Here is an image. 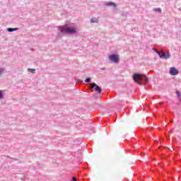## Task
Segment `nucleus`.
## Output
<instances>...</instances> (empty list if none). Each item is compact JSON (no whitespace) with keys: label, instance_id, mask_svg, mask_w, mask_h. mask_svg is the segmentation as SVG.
Wrapping results in <instances>:
<instances>
[{"label":"nucleus","instance_id":"nucleus-1","mask_svg":"<svg viewBox=\"0 0 181 181\" xmlns=\"http://www.w3.org/2000/svg\"><path fill=\"white\" fill-rule=\"evenodd\" d=\"M58 33L56 35L57 39H60L65 35H76L77 30L74 27H69L67 25L58 26Z\"/></svg>","mask_w":181,"mask_h":181},{"label":"nucleus","instance_id":"nucleus-2","mask_svg":"<svg viewBox=\"0 0 181 181\" xmlns=\"http://www.w3.org/2000/svg\"><path fill=\"white\" fill-rule=\"evenodd\" d=\"M133 79L137 84H148V83H149V78L146 77V76L139 73H134L133 74Z\"/></svg>","mask_w":181,"mask_h":181},{"label":"nucleus","instance_id":"nucleus-3","mask_svg":"<svg viewBox=\"0 0 181 181\" xmlns=\"http://www.w3.org/2000/svg\"><path fill=\"white\" fill-rule=\"evenodd\" d=\"M108 59L112 63H119V55L117 54H110Z\"/></svg>","mask_w":181,"mask_h":181},{"label":"nucleus","instance_id":"nucleus-4","mask_svg":"<svg viewBox=\"0 0 181 181\" xmlns=\"http://www.w3.org/2000/svg\"><path fill=\"white\" fill-rule=\"evenodd\" d=\"M90 88H91L92 90H95V91H96V93H98V94H101L103 91L101 87L98 86V85H96L94 82L90 84Z\"/></svg>","mask_w":181,"mask_h":181},{"label":"nucleus","instance_id":"nucleus-5","mask_svg":"<svg viewBox=\"0 0 181 181\" xmlns=\"http://www.w3.org/2000/svg\"><path fill=\"white\" fill-rule=\"evenodd\" d=\"M169 74L171 76H177V74H179V70H177L175 67L173 66L170 69Z\"/></svg>","mask_w":181,"mask_h":181},{"label":"nucleus","instance_id":"nucleus-6","mask_svg":"<svg viewBox=\"0 0 181 181\" xmlns=\"http://www.w3.org/2000/svg\"><path fill=\"white\" fill-rule=\"evenodd\" d=\"M160 59H165V60H168V59H170V54L166 53L163 51V53L160 54Z\"/></svg>","mask_w":181,"mask_h":181},{"label":"nucleus","instance_id":"nucleus-7","mask_svg":"<svg viewBox=\"0 0 181 181\" xmlns=\"http://www.w3.org/2000/svg\"><path fill=\"white\" fill-rule=\"evenodd\" d=\"M106 6H114V8L117 7V4L112 1H107L105 4Z\"/></svg>","mask_w":181,"mask_h":181},{"label":"nucleus","instance_id":"nucleus-8","mask_svg":"<svg viewBox=\"0 0 181 181\" xmlns=\"http://www.w3.org/2000/svg\"><path fill=\"white\" fill-rule=\"evenodd\" d=\"M16 30H19V28H7V32H16Z\"/></svg>","mask_w":181,"mask_h":181},{"label":"nucleus","instance_id":"nucleus-9","mask_svg":"<svg viewBox=\"0 0 181 181\" xmlns=\"http://www.w3.org/2000/svg\"><path fill=\"white\" fill-rule=\"evenodd\" d=\"M90 23H98V18H91L90 19Z\"/></svg>","mask_w":181,"mask_h":181},{"label":"nucleus","instance_id":"nucleus-10","mask_svg":"<svg viewBox=\"0 0 181 181\" xmlns=\"http://www.w3.org/2000/svg\"><path fill=\"white\" fill-rule=\"evenodd\" d=\"M154 12H158L159 13H162V9H160V8H154Z\"/></svg>","mask_w":181,"mask_h":181},{"label":"nucleus","instance_id":"nucleus-11","mask_svg":"<svg viewBox=\"0 0 181 181\" xmlns=\"http://www.w3.org/2000/svg\"><path fill=\"white\" fill-rule=\"evenodd\" d=\"M28 71H30V73L35 74V73H36V69L29 68Z\"/></svg>","mask_w":181,"mask_h":181},{"label":"nucleus","instance_id":"nucleus-12","mask_svg":"<svg viewBox=\"0 0 181 181\" xmlns=\"http://www.w3.org/2000/svg\"><path fill=\"white\" fill-rule=\"evenodd\" d=\"M4 98V92L0 90V100Z\"/></svg>","mask_w":181,"mask_h":181},{"label":"nucleus","instance_id":"nucleus-13","mask_svg":"<svg viewBox=\"0 0 181 181\" xmlns=\"http://www.w3.org/2000/svg\"><path fill=\"white\" fill-rule=\"evenodd\" d=\"M90 81H91V78L90 77H88L85 79L86 83H90Z\"/></svg>","mask_w":181,"mask_h":181},{"label":"nucleus","instance_id":"nucleus-14","mask_svg":"<svg viewBox=\"0 0 181 181\" xmlns=\"http://www.w3.org/2000/svg\"><path fill=\"white\" fill-rule=\"evenodd\" d=\"M5 71V69H2V68H0V76H2V74H4Z\"/></svg>","mask_w":181,"mask_h":181},{"label":"nucleus","instance_id":"nucleus-15","mask_svg":"<svg viewBox=\"0 0 181 181\" xmlns=\"http://www.w3.org/2000/svg\"><path fill=\"white\" fill-rule=\"evenodd\" d=\"M154 52L156 53H157V54L159 56V57H160L161 53L159 51H158V49H154Z\"/></svg>","mask_w":181,"mask_h":181},{"label":"nucleus","instance_id":"nucleus-16","mask_svg":"<svg viewBox=\"0 0 181 181\" xmlns=\"http://www.w3.org/2000/svg\"><path fill=\"white\" fill-rule=\"evenodd\" d=\"M176 94H177V97H181V93L180 91H177Z\"/></svg>","mask_w":181,"mask_h":181},{"label":"nucleus","instance_id":"nucleus-17","mask_svg":"<svg viewBox=\"0 0 181 181\" xmlns=\"http://www.w3.org/2000/svg\"><path fill=\"white\" fill-rule=\"evenodd\" d=\"M76 180H77V179L75 177H72V179L71 181H76Z\"/></svg>","mask_w":181,"mask_h":181},{"label":"nucleus","instance_id":"nucleus-18","mask_svg":"<svg viewBox=\"0 0 181 181\" xmlns=\"http://www.w3.org/2000/svg\"><path fill=\"white\" fill-rule=\"evenodd\" d=\"M78 83H83V81L78 80Z\"/></svg>","mask_w":181,"mask_h":181},{"label":"nucleus","instance_id":"nucleus-19","mask_svg":"<svg viewBox=\"0 0 181 181\" xmlns=\"http://www.w3.org/2000/svg\"><path fill=\"white\" fill-rule=\"evenodd\" d=\"M173 130H170V132H172Z\"/></svg>","mask_w":181,"mask_h":181}]
</instances>
